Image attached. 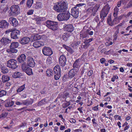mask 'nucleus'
Wrapping results in <instances>:
<instances>
[{
	"mask_svg": "<svg viewBox=\"0 0 132 132\" xmlns=\"http://www.w3.org/2000/svg\"><path fill=\"white\" fill-rule=\"evenodd\" d=\"M122 3V0H120L118 1L117 3V6L118 7H120L121 6Z\"/></svg>",
	"mask_w": 132,
	"mask_h": 132,
	"instance_id": "obj_62",
	"label": "nucleus"
},
{
	"mask_svg": "<svg viewBox=\"0 0 132 132\" xmlns=\"http://www.w3.org/2000/svg\"><path fill=\"white\" fill-rule=\"evenodd\" d=\"M63 13L59 14L57 16V18L59 21L64 20Z\"/></svg>",
	"mask_w": 132,
	"mask_h": 132,
	"instance_id": "obj_36",
	"label": "nucleus"
},
{
	"mask_svg": "<svg viewBox=\"0 0 132 132\" xmlns=\"http://www.w3.org/2000/svg\"><path fill=\"white\" fill-rule=\"evenodd\" d=\"M1 71L3 73H5L8 72V70L5 67L3 66L1 67Z\"/></svg>",
	"mask_w": 132,
	"mask_h": 132,
	"instance_id": "obj_40",
	"label": "nucleus"
},
{
	"mask_svg": "<svg viewBox=\"0 0 132 132\" xmlns=\"http://www.w3.org/2000/svg\"><path fill=\"white\" fill-rule=\"evenodd\" d=\"M54 73H61V70L60 66L58 64L56 65L54 67Z\"/></svg>",
	"mask_w": 132,
	"mask_h": 132,
	"instance_id": "obj_27",
	"label": "nucleus"
},
{
	"mask_svg": "<svg viewBox=\"0 0 132 132\" xmlns=\"http://www.w3.org/2000/svg\"><path fill=\"white\" fill-rule=\"evenodd\" d=\"M9 22L10 24L14 27H16L18 24L17 19L13 17H11L9 19Z\"/></svg>",
	"mask_w": 132,
	"mask_h": 132,
	"instance_id": "obj_17",
	"label": "nucleus"
},
{
	"mask_svg": "<svg viewBox=\"0 0 132 132\" xmlns=\"http://www.w3.org/2000/svg\"><path fill=\"white\" fill-rule=\"evenodd\" d=\"M33 36V39L35 41L40 40L41 38V36L38 34L34 35Z\"/></svg>",
	"mask_w": 132,
	"mask_h": 132,
	"instance_id": "obj_44",
	"label": "nucleus"
},
{
	"mask_svg": "<svg viewBox=\"0 0 132 132\" xmlns=\"http://www.w3.org/2000/svg\"><path fill=\"white\" fill-rule=\"evenodd\" d=\"M20 31L19 30L14 29L12 31L11 34V37L13 39H16L18 38V36L20 35Z\"/></svg>",
	"mask_w": 132,
	"mask_h": 132,
	"instance_id": "obj_12",
	"label": "nucleus"
},
{
	"mask_svg": "<svg viewBox=\"0 0 132 132\" xmlns=\"http://www.w3.org/2000/svg\"><path fill=\"white\" fill-rule=\"evenodd\" d=\"M87 31V32L88 36V35H89L90 36H92L93 35V32L92 31H90L88 29L86 30Z\"/></svg>",
	"mask_w": 132,
	"mask_h": 132,
	"instance_id": "obj_55",
	"label": "nucleus"
},
{
	"mask_svg": "<svg viewBox=\"0 0 132 132\" xmlns=\"http://www.w3.org/2000/svg\"><path fill=\"white\" fill-rule=\"evenodd\" d=\"M67 60L65 55L63 54L61 55L59 59V63L60 65L64 67L66 65Z\"/></svg>",
	"mask_w": 132,
	"mask_h": 132,
	"instance_id": "obj_9",
	"label": "nucleus"
},
{
	"mask_svg": "<svg viewBox=\"0 0 132 132\" xmlns=\"http://www.w3.org/2000/svg\"><path fill=\"white\" fill-rule=\"evenodd\" d=\"M25 84H24L19 87L17 90V92L19 93L23 91L25 88Z\"/></svg>",
	"mask_w": 132,
	"mask_h": 132,
	"instance_id": "obj_38",
	"label": "nucleus"
},
{
	"mask_svg": "<svg viewBox=\"0 0 132 132\" xmlns=\"http://www.w3.org/2000/svg\"><path fill=\"white\" fill-rule=\"evenodd\" d=\"M22 76V74L19 72H15L12 75V77L14 78H18L21 77Z\"/></svg>",
	"mask_w": 132,
	"mask_h": 132,
	"instance_id": "obj_30",
	"label": "nucleus"
},
{
	"mask_svg": "<svg viewBox=\"0 0 132 132\" xmlns=\"http://www.w3.org/2000/svg\"><path fill=\"white\" fill-rule=\"evenodd\" d=\"M42 7V3L40 2H38L36 3L35 8L36 9H38L41 8Z\"/></svg>",
	"mask_w": 132,
	"mask_h": 132,
	"instance_id": "obj_41",
	"label": "nucleus"
},
{
	"mask_svg": "<svg viewBox=\"0 0 132 132\" xmlns=\"http://www.w3.org/2000/svg\"><path fill=\"white\" fill-rule=\"evenodd\" d=\"M53 74V71L51 69H47L46 71V75L47 76L50 77Z\"/></svg>",
	"mask_w": 132,
	"mask_h": 132,
	"instance_id": "obj_33",
	"label": "nucleus"
},
{
	"mask_svg": "<svg viewBox=\"0 0 132 132\" xmlns=\"http://www.w3.org/2000/svg\"><path fill=\"white\" fill-rule=\"evenodd\" d=\"M21 68L23 71L28 75H30L33 74L31 68L29 67L26 64H22Z\"/></svg>",
	"mask_w": 132,
	"mask_h": 132,
	"instance_id": "obj_7",
	"label": "nucleus"
},
{
	"mask_svg": "<svg viewBox=\"0 0 132 132\" xmlns=\"http://www.w3.org/2000/svg\"><path fill=\"white\" fill-rule=\"evenodd\" d=\"M63 14L64 20H67L69 19L70 17V14L69 11L65 12L63 13Z\"/></svg>",
	"mask_w": 132,
	"mask_h": 132,
	"instance_id": "obj_28",
	"label": "nucleus"
},
{
	"mask_svg": "<svg viewBox=\"0 0 132 132\" xmlns=\"http://www.w3.org/2000/svg\"><path fill=\"white\" fill-rule=\"evenodd\" d=\"M69 93L67 92L64 93L63 95V98H66L67 97H69Z\"/></svg>",
	"mask_w": 132,
	"mask_h": 132,
	"instance_id": "obj_57",
	"label": "nucleus"
},
{
	"mask_svg": "<svg viewBox=\"0 0 132 132\" xmlns=\"http://www.w3.org/2000/svg\"><path fill=\"white\" fill-rule=\"evenodd\" d=\"M34 102L33 99L30 98V99H27L23 101V104L26 106H29L32 104Z\"/></svg>",
	"mask_w": 132,
	"mask_h": 132,
	"instance_id": "obj_22",
	"label": "nucleus"
},
{
	"mask_svg": "<svg viewBox=\"0 0 132 132\" xmlns=\"http://www.w3.org/2000/svg\"><path fill=\"white\" fill-rule=\"evenodd\" d=\"M44 45V43L43 42L39 41L34 42L33 44V46L37 48L43 46Z\"/></svg>",
	"mask_w": 132,
	"mask_h": 132,
	"instance_id": "obj_24",
	"label": "nucleus"
},
{
	"mask_svg": "<svg viewBox=\"0 0 132 132\" xmlns=\"http://www.w3.org/2000/svg\"><path fill=\"white\" fill-rule=\"evenodd\" d=\"M30 41V38L29 37H25L20 39L19 42L21 44L24 45L28 44Z\"/></svg>",
	"mask_w": 132,
	"mask_h": 132,
	"instance_id": "obj_18",
	"label": "nucleus"
},
{
	"mask_svg": "<svg viewBox=\"0 0 132 132\" xmlns=\"http://www.w3.org/2000/svg\"><path fill=\"white\" fill-rule=\"evenodd\" d=\"M70 103L69 101L67 102L66 101V102L64 103L63 105V108H67L70 105Z\"/></svg>",
	"mask_w": 132,
	"mask_h": 132,
	"instance_id": "obj_45",
	"label": "nucleus"
},
{
	"mask_svg": "<svg viewBox=\"0 0 132 132\" xmlns=\"http://www.w3.org/2000/svg\"><path fill=\"white\" fill-rule=\"evenodd\" d=\"M47 103L45 99H43L40 101L38 104L37 105L38 106H42Z\"/></svg>",
	"mask_w": 132,
	"mask_h": 132,
	"instance_id": "obj_39",
	"label": "nucleus"
},
{
	"mask_svg": "<svg viewBox=\"0 0 132 132\" xmlns=\"http://www.w3.org/2000/svg\"><path fill=\"white\" fill-rule=\"evenodd\" d=\"M71 15L74 18H77L79 14L78 8H76L75 7H73L71 9Z\"/></svg>",
	"mask_w": 132,
	"mask_h": 132,
	"instance_id": "obj_11",
	"label": "nucleus"
},
{
	"mask_svg": "<svg viewBox=\"0 0 132 132\" xmlns=\"http://www.w3.org/2000/svg\"><path fill=\"white\" fill-rule=\"evenodd\" d=\"M14 102L12 100L7 101L5 104V106L6 107H10L12 106L14 104Z\"/></svg>",
	"mask_w": 132,
	"mask_h": 132,
	"instance_id": "obj_32",
	"label": "nucleus"
},
{
	"mask_svg": "<svg viewBox=\"0 0 132 132\" xmlns=\"http://www.w3.org/2000/svg\"><path fill=\"white\" fill-rule=\"evenodd\" d=\"M118 79V77L117 75H115L113 76L111 78V81L112 82H114L116 79Z\"/></svg>",
	"mask_w": 132,
	"mask_h": 132,
	"instance_id": "obj_52",
	"label": "nucleus"
},
{
	"mask_svg": "<svg viewBox=\"0 0 132 132\" xmlns=\"http://www.w3.org/2000/svg\"><path fill=\"white\" fill-rule=\"evenodd\" d=\"M26 59V56L24 54H22L21 55L17 58V60L20 63H22V64H26L25 63L24 61Z\"/></svg>",
	"mask_w": 132,
	"mask_h": 132,
	"instance_id": "obj_20",
	"label": "nucleus"
},
{
	"mask_svg": "<svg viewBox=\"0 0 132 132\" xmlns=\"http://www.w3.org/2000/svg\"><path fill=\"white\" fill-rule=\"evenodd\" d=\"M61 76V73H54V79L56 80H58L59 79Z\"/></svg>",
	"mask_w": 132,
	"mask_h": 132,
	"instance_id": "obj_43",
	"label": "nucleus"
},
{
	"mask_svg": "<svg viewBox=\"0 0 132 132\" xmlns=\"http://www.w3.org/2000/svg\"><path fill=\"white\" fill-rule=\"evenodd\" d=\"M114 118L115 120H118L121 121H122L121 119V117L120 116H119V115L116 114L114 116Z\"/></svg>",
	"mask_w": 132,
	"mask_h": 132,
	"instance_id": "obj_48",
	"label": "nucleus"
},
{
	"mask_svg": "<svg viewBox=\"0 0 132 132\" xmlns=\"http://www.w3.org/2000/svg\"><path fill=\"white\" fill-rule=\"evenodd\" d=\"M110 9V7H109L108 4L107 3L101 10L100 13V16L102 22H103L105 17L106 16Z\"/></svg>",
	"mask_w": 132,
	"mask_h": 132,
	"instance_id": "obj_2",
	"label": "nucleus"
},
{
	"mask_svg": "<svg viewBox=\"0 0 132 132\" xmlns=\"http://www.w3.org/2000/svg\"><path fill=\"white\" fill-rule=\"evenodd\" d=\"M46 18L44 17H40L37 16L34 18V20L36 22V23L38 24H40L43 21H45Z\"/></svg>",
	"mask_w": 132,
	"mask_h": 132,
	"instance_id": "obj_14",
	"label": "nucleus"
},
{
	"mask_svg": "<svg viewBox=\"0 0 132 132\" xmlns=\"http://www.w3.org/2000/svg\"><path fill=\"white\" fill-rule=\"evenodd\" d=\"M11 48L10 47V49H7L6 50V52L8 53L11 52L12 53H15V51L11 49Z\"/></svg>",
	"mask_w": 132,
	"mask_h": 132,
	"instance_id": "obj_54",
	"label": "nucleus"
},
{
	"mask_svg": "<svg viewBox=\"0 0 132 132\" xmlns=\"http://www.w3.org/2000/svg\"><path fill=\"white\" fill-rule=\"evenodd\" d=\"M86 4L85 3H80L78 4H77L75 7H76V8H78V7H79L81 6L85 5Z\"/></svg>",
	"mask_w": 132,
	"mask_h": 132,
	"instance_id": "obj_58",
	"label": "nucleus"
},
{
	"mask_svg": "<svg viewBox=\"0 0 132 132\" xmlns=\"http://www.w3.org/2000/svg\"><path fill=\"white\" fill-rule=\"evenodd\" d=\"M67 9L66 3L64 1L58 2L57 4L54 5L53 7V9L58 13L64 12Z\"/></svg>",
	"mask_w": 132,
	"mask_h": 132,
	"instance_id": "obj_1",
	"label": "nucleus"
},
{
	"mask_svg": "<svg viewBox=\"0 0 132 132\" xmlns=\"http://www.w3.org/2000/svg\"><path fill=\"white\" fill-rule=\"evenodd\" d=\"M6 92L4 90L0 91V97L6 95Z\"/></svg>",
	"mask_w": 132,
	"mask_h": 132,
	"instance_id": "obj_47",
	"label": "nucleus"
},
{
	"mask_svg": "<svg viewBox=\"0 0 132 132\" xmlns=\"http://www.w3.org/2000/svg\"><path fill=\"white\" fill-rule=\"evenodd\" d=\"M106 61L105 59L104 58H102L100 60V62L102 64H104Z\"/></svg>",
	"mask_w": 132,
	"mask_h": 132,
	"instance_id": "obj_59",
	"label": "nucleus"
},
{
	"mask_svg": "<svg viewBox=\"0 0 132 132\" xmlns=\"http://www.w3.org/2000/svg\"><path fill=\"white\" fill-rule=\"evenodd\" d=\"M87 32L86 30H83L80 32V39H83L88 36Z\"/></svg>",
	"mask_w": 132,
	"mask_h": 132,
	"instance_id": "obj_23",
	"label": "nucleus"
},
{
	"mask_svg": "<svg viewBox=\"0 0 132 132\" xmlns=\"http://www.w3.org/2000/svg\"><path fill=\"white\" fill-rule=\"evenodd\" d=\"M66 50L70 54H72L74 52V51L72 48L69 47H68Z\"/></svg>",
	"mask_w": 132,
	"mask_h": 132,
	"instance_id": "obj_49",
	"label": "nucleus"
},
{
	"mask_svg": "<svg viewBox=\"0 0 132 132\" xmlns=\"http://www.w3.org/2000/svg\"><path fill=\"white\" fill-rule=\"evenodd\" d=\"M11 40L8 38L3 37L0 40L1 44L3 45H6L11 43Z\"/></svg>",
	"mask_w": 132,
	"mask_h": 132,
	"instance_id": "obj_19",
	"label": "nucleus"
},
{
	"mask_svg": "<svg viewBox=\"0 0 132 132\" xmlns=\"http://www.w3.org/2000/svg\"><path fill=\"white\" fill-rule=\"evenodd\" d=\"M19 45V43L17 42H15L12 43L11 44V45L9 47L11 48L13 50H14L15 51V53H16L18 52V50L16 48H18Z\"/></svg>",
	"mask_w": 132,
	"mask_h": 132,
	"instance_id": "obj_21",
	"label": "nucleus"
},
{
	"mask_svg": "<svg viewBox=\"0 0 132 132\" xmlns=\"http://www.w3.org/2000/svg\"><path fill=\"white\" fill-rule=\"evenodd\" d=\"M88 71L87 75L89 76H90L93 74V71L92 70H90Z\"/></svg>",
	"mask_w": 132,
	"mask_h": 132,
	"instance_id": "obj_63",
	"label": "nucleus"
},
{
	"mask_svg": "<svg viewBox=\"0 0 132 132\" xmlns=\"http://www.w3.org/2000/svg\"><path fill=\"white\" fill-rule=\"evenodd\" d=\"M72 34L70 33H64L62 36V38L63 40L65 41H67L68 40V39L71 35Z\"/></svg>",
	"mask_w": 132,
	"mask_h": 132,
	"instance_id": "obj_26",
	"label": "nucleus"
},
{
	"mask_svg": "<svg viewBox=\"0 0 132 132\" xmlns=\"http://www.w3.org/2000/svg\"><path fill=\"white\" fill-rule=\"evenodd\" d=\"M116 19L115 18L112 21L111 17H109L107 19V23L109 25L112 26L114 25L115 23H115Z\"/></svg>",
	"mask_w": 132,
	"mask_h": 132,
	"instance_id": "obj_25",
	"label": "nucleus"
},
{
	"mask_svg": "<svg viewBox=\"0 0 132 132\" xmlns=\"http://www.w3.org/2000/svg\"><path fill=\"white\" fill-rule=\"evenodd\" d=\"M88 71V69L84 68L82 69L81 71V74L83 75L84 72H86L87 71Z\"/></svg>",
	"mask_w": 132,
	"mask_h": 132,
	"instance_id": "obj_60",
	"label": "nucleus"
},
{
	"mask_svg": "<svg viewBox=\"0 0 132 132\" xmlns=\"http://www.w3.org/2000/svg\"><path fill=\"white\" fill-rule=\"evenodd\" d=\"M63 29L65 31L71 33L74 29V28L72 24H65L63 26Z\"/></svg>",
	"mask_w": 132,
	"mask_h": 132,
	"instance_id": "obj_10",
	"label": "nucleus"
},
{
	"mask_svg": "<svg viewBox=\"0 0 132 132\" xmlns=\"http://www.w3.org/2000/svg\"><path fill=\"white\" fill-rule=\"evenodd\" d=\"M98 105H97L96 106L93 107L92 108V110L95 111H97L99 110Z\"/></svg>",
	"mask_w": 132,
	"mask_h": 132,
	"instance_id": "obj_56",
	"label": "nucleus"
},
{
	"mask_svg": "<svg viewBox=\"0 0 132 132\" xmlns=\"http://www.w3.org/2000/svg\"><path fill=\"white\" fill-rule=\"evenodd\" d=\"M34 11L33 10H29L27 12V14L28 15H32L33 14Z\"/></svg>",
	"mask_w": 132,
	"mask_h": 132,
	"instance_id": "obj_53",
	"label": "nucleus"
},
{
	"mask_svg": "<svg viewBox=\"0 0 132 132\" xmlns=\"http://www.w3.org/2000/svg\"><path fill=\"white\" fill-rule=\"evenodd\" d=\"M80 44V43L79 41H77L75 42L74 44V46H78Z\"/></svg>",
	"mask_w": 132,
	"mask_h": 132,
	"instance_id": "obj_61",
	"label": "nucleus"
},
{
	"mask_svg": "<svg viewBox=\"0 0 132 132\" xmlns=\"http://www.w3.org/2000/svg\"><path fill=\"white\" fill-rule=\"evenodd\" d=\"M28 65L31 67H34L35 65V63L33 58L31 57H29L27 59Z\"/></svg>",
	"mask_w": 132,
	"mask_h": 132,
	"instance_id": "obj_16",
	"label": "nucleus"
},
{
	"mask_svg": "<svg viewBox=\"0 0 132 132\" xmlns=\"http://www.w3.org/2000/svg\"><path fill=\"white\" fill-rule=\"evenodd\" d=\"M34 0H27V6L28 8H30L33 4Z\"/></svg>",
	"mask_w": 132,
	"mask_h": 132,
	"instance_id": "obj_37",
	"label": "nucleus"
},
{
	"mask_svg": "<svg viewBox=\"0 0 132 132\" xmlns=\"http://www.w3.org/2000/svg\"><path fill=\"white\" fill-rule=\"evenodd\" d=\"M119 9L118 8V7L116 6L114 9V12L113 13V16L115 17H116L118 14Z\"/></svg>",
	"mask_w": 132,
	"mask_h": 132,
	"instance_id": "obj_35",
	"label": "nucleus"
},
{
	"mask_svg": "<svg viewBox=\"0 0 132 132\" xmlns=\"http://www.w3.org/2000/svg\"><path fill=\"white\" fill-rule=\"evenodd\" d=\"M7 66L9 68L15 69L18 67L17 61L14 59H11L7 61Z\"/></svg>",
	"mask_w": 132,
	"mask_h": 132,
	"instance_id": "obj_6",
	"label": "nucleus"
},
{
	"mask_svg": "<svg viewBox=\"0 0 132 132\" xmlns=\"http://www.w3.org/2000/svg\"><path fill=\"white\" fill-rule=\"evenodd\" d=\"M10 14L12 16L18 15L20 13V8L17 5H13L10 7Z\"/></svg>",
	"mask_w": 132,
	"mask_h": 132,
	"instance_id": "obj_4",
	"label": "nucleus"
},
{
	"mask_svg": "<svg viewBox=\"0 0 132 132\" xmlns=\"http://www.w3.org/2000/svg\"><path fill=\"white\" fill-rule=\"evenodd\" d=\"M42 52L45 55L50 56L53 53V52L51 48L46 47H44L42 49Z\"/></svg>",
	"mask_w": 132,
	"mask_h": 132,
	"instance_id": "obj_8",
	"label": "nucleus"
},
{
	"mask_svg": "<svg viewBox=\"0 0 132 132\" xmlns=\"http://www.w3.org/2000/svg\"><path fill=\"white\" fill-rule=\"evenodd\" d=\"M93 38L89 39H85L84 43L85 44H88L92 41L93 40Z\"/></svg>",
	"mask_w": 132,
	"mask_h": 132,
	"instance_id": "obj_46",
	"label": "nucleus"
},
{
	"mask_svg": "<svg viewBox=\"0 0 132 132\" xmlns=\"http://www.w3.org/2000/svg\"><path fill=\"white\" fill-rule=\"evenodd\" d=\"M46 25L49 29L55 31L58 29V24L57 22L48 20L46 22Z\"/></svg>",
	"mask_w": 132,
	"mask_h": 132,
	"instance_id": "obj_3",
	"label": "nucleus"
},
{
	"mask_svg": "<svg viewBox=\"0 0 132 132\" xmlns=\"http://www.w3.org/2000/svg\"><path fill=\"white\" fill-rule=\"evenodd\" d=\"M128 7L129 8L131 7H132V2L130 1L127 5Z\"/></svg>",
	"mask_w": 132,
	"mask_h": 132,
	"instance_id": "obj_64",
	"label": "nucleus"
},
{
	"mask_svg": "<svg viewBox=\"0 0 132 132\" xmlns=\"http://www.w3.org/2000/svg\"><path fill=\"white\" fill-rule=\"evenodd\" d=\"M78 72V71L75 68L71 69L69 72L68 75L70 77V79L73 78L71 82H72V83L73 82V81H75L76 78L75 77L77 75Z\"/></svg>",
	"mask_w": 132,
	"mask_h": 132,
	"instance_id": "obj_5",
	"label": "nucleus"
},
{
	"mask_svg": "<svg viewBox=\"0 0 132 132\" xmlns=\"http://www.w3.org/2000/svg\"><path fill=\"white\" fill-rule=\"evenodd\" d=\"M82 56L81 57L76 59L73 64V68H78L81 65V62L82 61Z\"/></svg>",
	"mask_w": 132,
	"mask_h": 132,
	"instance_id": "obj_13",
	"label": "nucleus"
},
{
	"mask_svg": "<svg viewBox=\"0 0 132 132\" xmlns=\"http://www.w3.org/2000/svg\"><path fill=\"white\" fill-rule=\"evenodd\" d=\"M10 79V77L8 76L4 75L2 77V79L3 82H5L8 81Z\"/></svg>",
	"mask_w": 132,
	"mask_h": 132,
	"instance_id": "obj_31",
	"label": "nucleus"
},
{
	"mask_svg": "<svg viewBox=\"0 0 132 132\" xmlns=\"http://www.w3.org/2000/svg\"><path fill=\"white\" fill-rule=\"evenodd\" d=\"M7 115L6 113H3L0 115V119H3L6 117Z\"/></svg>",
	"mask_w": 132,
	"mask_h": 132,
	"instance_id": "obj_50",
	"label": "nucleus"
},
{
	"mask_svg": "<svg viewBox=\"0 0 132 132\" xmlns=\"http://www.w3.org/2000/svg\"><path fill=\"white\" fill-rule=\"evenodd\" d=\"M38 65L39 67H38V71L39 72L43 73L44 69L43 65L42 64L41 65L39 63L38 64Z\"/></svg>",
	"mask_w": 132,
	"mask_h": 132,
	"instance_id": "obj_34",
	"label": "nucleus"
},
{
	"mask_svg": "<svg viewBox=\"0 0 132 132\" xmlns=\"http://www.w3.org/2000/svg\"><path fill=\"white\" fill-rule=\"evenodd\" d=\"M106 48H103L101 50V52L102 53H104L105 54H108V53L110 52V50L107 51H106Z\"/></svg>",
	"mask_w": 132,
	"mask_h": 132,
	"instance_id": "obj_51",
	"label": "nucleus"
},
{
	"mask_svg": "<svg viewBox=\"0 0 132 132\" xmlns=\"http://www.w3.org/2000/svg\"><path fill=\"white\" fill-rule=\"evenodd\" d=\"M9 25V23L5 20H3L0 21V28L3 29L7 28Z\"/></svg>",
	"mask_w": 132,
	"mask_h": 132,
	"instance_id": "obj_15",
	"label": "nucleus"
},
{
	"mask_svg": "<svg viewBox=\"0 0 132 132\" xmlns=\"http://www.w3.org/2000/svg\"><path fill=\"white\" fill-rule=\"evenodd\" d=\"M52 59L51 57H48L46 60V63L48 65L51 64L52 62Z\"/></svg>",
	"mask_w": 132,
	"mask_h": 132,
	"instance_id": "obj_42",
	"label": "nucleus"
},
{
	"mask_svg": "<svg viewBox=\"0 0 132 132\" xmlns=\"http://www.w3.org/2000/svg\"><path fill=\"white\" fill-rule=\"evenodd\" d=\"M70 79V77L67 74H64L62 77V80L64 82L68 81Z\"/></svg>",
	"mask_w": 132,
	"mask_h": 132,
	"instance_id": "obj_29",
	"label": "nucleus"
}]
</instances>
